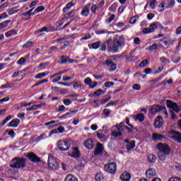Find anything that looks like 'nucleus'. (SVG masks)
<instances>
[{"mask_svg": "<svg viewBox=\"0 0 181 181\" xmlns=\"http://www.w3.org/2000/svg\"><path fill=\"white\" fill-rule=\"evenodd\" d=\"M156 147L158 151V158L160 160H165L170 155V147L168 145L160 143L157 144Z\"/></svg>", "mask_w": 181, "mask_h": 181, "instance_id": "obj_1", "label": "nucleus"}, {"mask_svg": "<svg viewBox=\"0 0 181 181\" xmlns=\"http://www.w3.org/2000/svg\"><path fill=\"white\" fill-rule=\"evenodd\" d=\"M26 158L15 157L11 160L10 168L13 169H23L26 168Z\"/></svg>", "mask_w": 181, "mask_h": 181, "instance_id": "obj_2", "label": "nucleus"}, {"mask_svg": "<svg viewBox=\"0 0 181 181\" xmlns=\"http://www.w3.org/2000/svg\"><path fill=\"white\" fill-rule=\"evenodd\" d=\"M107 50L110 52V53H118V49L119 47V45L117 42H115V40L112 41V39L109 38L107 41Z\"/></svg>", "mask_w": 181, "mask_h": 181, "instance_id": "obj_3", "label": "nucleus"}, {"mask_svg": "<svg viewBox=\"0 0 181 181\" xmlns=\"http://www.w3.org/2000/svg\"><path fill=\"white\" fill-rule=\"evenodd\" d=\"M160 26V23L158 22H156L152 23L148 28H146L143 29L142 33H144V35H147L148 33H153Z\"/></svg>", "mask_w": 181, "mask_h": 181, "instance_id": "obj_4", "label": "nucleus"}, {"mask_svg": "<svg viewBox=\"0 0 181 181\" xmlns=\"http://www.w3.org/2000/svg\"><path fill=\"white\" fill-rule=\"evenodd\" d=\"M169 137L173 139L177 144H181V133L175 130H171L169 133Z\"/></svg>", "mask_w": 181, "mask_h": 181, "instance_id": "obj_5", "label": "nucleus"}, {"mask_svg": "<svg viewBox=\"0 0 181 181\" xmlns=\"http://www.w3.org/2000/svg\"><path fill=\"white\" fill-rule=\"evenodd\" d=\"M160 111H163L165 117H168V112L166 111V107H163L161 105H153L150 109V112L151 114H156V112H160Z\"/></svg>", "mask_w": 181, "mask_h": 181, "instance_id": "obj_6", "label": "nucleus"}, {"mask_svg": "<svg viewBox=\"0 0 181 181\" xmlns=\"http://www.w3.org/2000/svg\"><path fill=\"white\" fill-rule=\"evenodd\" d=\"M48 168L52 170H57V169H59L57 160L52 156L48 158Z\"/></svg>", "mask_w": 181, "mask_h": 181, "instance_id": "obj_7", "label": "nucleus"}, {"mask_svg": "<svg viewBox=\"0 0 181 181\" xmlns=\"http://www.w3.org/2000/svg\"><path fill=\"white\" fill-rule=\"evenodd\" d=\"M117 131L122 134L123 131L125 129L128 134H132V129L129 128L128 126L125 125V122H121L119 124L115 125Z\"/></svg>", "mask_w": 181, "mask_h": 181, "instance_id": "obj_8", "label": "nucleus"}, {"mask_svg": "<svg viewBox=\"0 0 181 181\" xmlns=\"http://www.w3.org/2000/svg\"><path fill=\"white\" fill-rule=\"evenodd\" d=\"M71 146V144L69 143V141L62 140L59 141L58 143V149H59V151H69V149H70Z\"/></svg>", "mask_w": 181, "mask_h": 181, "instance_id": "obj_9", "label": "nucleus"}, {"mask_svg": "<svg viewBox=\"0 0 181 181\" xmlns=\"http://www.w3.org/2000/svg\"><path fill=\"white\" fill-rule=\"evenodd\" d=\"M104 169L105 172H107V173L114 174L117 172V164L115 163L106 164Z\"/></svg>", "mask_w": 181, "mask_h": 181, "instance_id": "obj_10", "label": "nucleus"}, {"mask_svg": "<svg viewBox=\"0 0 181 181\" xmlns=\"http://www.w3.org/2000/svg\"><path fill=\"white\" fill-rule=\"evenodd\" d=\"M69 156L71 158H80V151H78V147H74L71 148V151L68 152Z\"/></svg>", "mask_w": 181, "mask_h": 181, "instance_id": "obj_11", "label": "nucleus"}, {"mask_svg": "<svg viewBox=\"0 0 181 181\" xmlns=\"http://www.w3.org/2000/svg\"><path fill=\"white\" fill-rule=\"evenodd\" d=\"M104 153V146L102 144L98 143L95 148L94 155L98 156V155H103Z\"/></svg>", "mask_w": 181, "mask_h": 181, "instance_id": "obj_12", "label": "nucleus"}, {"mask_svg": "<svg viewBox=\"0 0 181 181\" xmlns=\"http://www.w3.org/2000/svg\"><path fill=\"white\" fill-rule=\"evenodd\" d=\"M27 158H28V159H30V160H31V162H33L34 163H37L40 162V158L37 157V156L33 152L29 153L27 155Z\"/></svg>", "mask_w": 181, "mask_h": 181, "instance_id": "obj_13", "label": "nucleus"}, {"mask_svg": "<svg viewBox=\"0 0 181 181\" xmlns=\"http://www.w3.org/2000/svg\"><path fill=\"white\" fill-rule=\"evenodd\" d=\"M163 125V118L161 116H158L156 117L155 122H154V127L155 128H162Z\"/></svg>", "mask_w": 181, "mask_h": 181, "instance_id": "obj_14", "label": "nucleus"}, {"mask_svg": "<svg viewBox=\"0 0 181 181\" xmlns=\"http://www.w3.org/2000/svg\"><path fill=\"white\" fill-rule=\"evenodd\" d=\"M166 103L167 107L168 108H170L171 110H173V111L177 112V111L179 110V107H177V104H176V103H173L170 100H167Z\"/></svg>", "mask_w": 181, "mask_h": 181, "instance_id": "obj_15", "label": "nucleus"}, {"mask_svg": "<svg viewBox=\"0 0 181 181\" xmlns=\"http://www.w3.org/2000/svg\"><path fill=\"white\" fill-rule=\"evenodd\" d=\"M153 176H156V171L153 168H148L146 171V179H152Z\"/></svg>", "mask_w": 181, "mask_h": 181, "instance_id": "obj_16", "label": "nucleus"}, {"mask_svg": "<svg viewBox=\"0 0 181 181\" xmlns=\"http://www.w3.org/2000/svg\"><path fill=\"white\" fill-rule=\"evenodd\" d=\"M106 66L110 67V71H115L117 70V64L110 59L106 60Z\"/></svg>", "mask_w": 181, "mask_h": 181, "instance_id": "obj_17", "label": "nucleus"}, {"mask_svg": "<svg viewBox=\"0 0 181 181\" xmlns=\"http://www.w3.org/2000/svg\"><path fill=\"white\" fill-rule=\"evenodd\" d=\"M84 146L86 147L87 149H93L94 148V141L91 139H88L84 142Z\"/></svg>", "mask_w": 181, "mask_h": 181, "instance_id": "obj_18", "label": "nucleus"}, {"mask_svg": "<svg viewBox=\"0 0 181 181\" xmlns=\"http://www.w3.org/2000/svg\"><path fill=\"white\" fill-rule=\"evenodd\" d=\"M61 59V64H66L67 62L69 63H74V61L73 59H70V57L67 56L62 55L60 57Z\"/></svg>", "mask_w": 181, "mask_h": 181, "instance_id": "obj_19", "label": "nucleus"}, {"mask_svg": "<svg viewBox=\"0 0 181 181\" xmlns=\"http://www.w3.org/2000/svg\"><path fill=\"white\" fill-rule=\"evenodd\" d=\"M78 110H74V109H70L69 112H66L64 115H62V116L59 117V119H66L69 115H71V114H76L78 112Z\"/></svg>", "mask_w": 181, "mask_h": 181, "instance_id": "obj_20", "label": "nucleus"}, {"mask_svg": "<svg viewBox=\"0 0 181 181\" xmlns=\"http://www.w3.org/2000/svg\"><path fill=\"white\" fill-rule=\"evenodd\" d=\"M119 179L122 181H130L131 174L128 173V172H124L120 175Z\"/></svg>", "mask_w": 181, "mask_h": 181, "instance_id": "obj_21", "label": "nucleus"}, {"mask_svg": "<svg viewBox=\"0 0 181 181\" xmlns=\"http://www.w3.org/2000/svg\"><path fill=\"white\" fill-rule=\"evenodd\" d=\"M134 121H139V122H144L145 121V115L144 113H139L133 117Z\"/></svg>", "mask_w": 181, "mask_h": 181, "instance_id": "obj_22", "label": "nucleus"}, {"mask_svg": "<svg viewBox=\"0 0 181 181\" xmlns=\"http://www.w3.org/2000/svg\"><path fill=\"white\" fill-rule=\"evenodd\" d=\"M21 124V120L19 119H13L11 122H10L8 124V127L16 128L18 125Z\"/></svg>", "mask_w": 181, "mask_h": 181, "instance_id": "obj_23", "label": "nucleus"}, {"mask_svg": "<svg viewBox=\"0 0 181 181\" xmlns=\"http://www.w3.org/2000/svg\"><path fill=\"white\" fill-rule=\"evenodd\" d=\"M162 139H165V136L162 134H159L157 133L153 134V141H162Z\"/></svg>", "mask_w": 181, "mask_h": 181, "instance_id": "obj_24", "label": "nucleus"}, {"mask_svg": "<svg viewBox=\"0 0 181 181\" xmlns=\"http://www.w3.org/2000/svg\"><path fill=\"white\" fill-rule=\"evenodd\" d=\"M147 159L149 163H155V162H156V156L154 154H148Z\"/></svg>", "mask_w": 181, "mask_h": 181, "instance_id": "obj_25", "label": "nucleus"}, {"mask_svg": "<svg viewBox=\"0 0 181 181\" xmlns=\"http://www.w3.org/2000/svg\"><path fill=\"white\" fill-rule=\"evenodd\" d=\"M64 181H78V179L72 174H69L64 179Z\"/></svg>", "mask_w": 181, "mask_h": 181, "instance_id": "obj_26", "label": "nucleus"}, {"mask_svg": "<svg viewBox=\"0 0 181 181\" xmlns=\"http://www.w3.org/2000/svg\"><path fill=\"white\" fill-rule=\"evenodd\" d=\"M90 6V4H89ZM81 14L83 16H88L90 14V6H86L83 8V11H81Z\"/></svg>", "mask_w": 181, "mask_h": 181, "instance_id": "obj_27", "label": "nucleus"}, {"mask_svg": "<svg viewBox=\"0 0 181 181\" xmlns=\"http://www.w3.org/2000/svg\"><path fill=\"white\" fill-rule=\"evenodd\" d=\"M176 1L175 0H168V5L165 6V9H170L175 6Z\"/></svg>", "mask_w": 181, "mask_h": 181, "instance_id": "obj_28", "label": "nucleus"}, {"mask_svg": "<svg viewBox=\"0 0 181 181\" xmlns=\"http://www.w3.org/2000/svg\"><path fill=\"white\" fill-rule=\"evenodd\" d=\"M115 43H117V45H119V46H122V45H124V36L121 35L120 37H119V39H115Z\"/></svg>", "mask_w": 181, "mask_h": 181, "instance_id": "obj_29", "label": "nucleus"}, {"mask_svg": "<svg viewBox=\"0 0 181 181\" xmlns=\"http://www.w3.org/2000/svg\"><path fill=\"white\" fill-rule=\"evenodd\" d=\"M16 33H17L16 30H11L7 31L5 33V36H6V37H11V36H13V35H16Z\"/></svg>", "mask_w": 181, "mask_h": 181, "instance_id": "obj_30", "label": "nucleus"}, {"mask_svg": "<svg viewBox=\"0 0 181 181\" xmlns=\"http://www.w3.org/2000/svg\"><path fill=\"white\" fill-rule=\"evenodd\" d=\"M11 22V21L7 20L4 22H2L0 23V30L2 29H5V28H8V25H9V23Z\"/></svg>", "mask_w": 181, "mask_h": 181, "instance_id": "obj_31", "label": "nucleus"}, {"mask_svg": "<svg viewBox=\"0 0 181 181\" xmlns=\"http://www.w3.org/2000/svg\"><path fill=\"white\" fill-rule=\"evenodd\" d=\"M127 151H131V149H134L135 148V141H132L129 143L126 146Z\"/></svg>", "mask_w": 181, "mask_h": 181, "instance_id": "obj_32", "label": "nucleus"}, {"mask_svg": "<svg viewBox=\"0 0 181 181\" xmlns=\"http://www.w3.org/2000/svg\"><path fill=\"white\" fill-rule=\"evenodd\" d=\"M117 8H118V4L117 3H113L109 7V11H110V12H115L117 11Z\"/></svg>", "mask_w": 181, "mask_h": 181, "instance_id": "obj_33", "label": "nucleus"}, {"mask_svg": "<svg viewBox=\"0 0 181 181\" xmlns=\"http://www.w3.org/2000/svg\"><path fill=\"white\" fill-rule=\"evenodd\" d=\"M95 179L96 181H101L103 179H104V176L103 175V173H99L95 175Z\"/></svg>", "mask_w": 181, "mask_h": 181, "instance_id": "obj_34", "label": "nucleus"}, {"mask_svg": "<svg viewBox=\"0 0 181 181\" xmlns=\"http://www.w3.org/2000/svg\"><path fill=\"white\" fill-rule=\"evenodd\" d=\"M73 87L74 90H77V88H80L81 87V82L74 81Z\"/></svg>", "mask_w": 181, "mask_h": 181, "instance_id": "obj_35", "label": "nucleus"}, {"mask_svg": "<svg viewBox=\"0 0 181 181\" xmlns=\"http://www.w3.org/2000/svg\"><path fill=\"white\" fill-rule=\"evenodd\" d=\"M160 42H163V45H165V46H168V45H169L170 40H169V38L168 37H163L161 40H160Z\"/></svg>", "mask_w": 181, "mask_h": 181, "instance_id": "obj_36", "label": "nucleus"}, {"mask_svg": "<svg viewBox=\"0 0 181 181\" xmlns=\"http://www.w3.org/2000/svg\"><path fill=\"white\" fill-rule=\"evenodd\" d=\"M112 136H115V138H118V136H122V133L119 131H112Z\"/></svg>", "mask_w": 181, "mask_h": 181, "instance_id": "obj_37", "label": "nucleus"}, {"mask_svg": "<svg viewBox=\"0 0 181 181\" xmlns=\"http://www.w3.org/2000/svg\"><path fill=\"white\" fill-rule=\"evenodd\" d=\"M84 83L85 84H87V86H91V84H93V80H91V78L88 77L85 78Z\"/></svg>", "mask_w": 181, "mask_h": 181, "instance_id": "obj_38", "label": "nucleus"}, {"mask_svg": "<svg viewBox=\"0 0 181 181\" xmlns=\"http://www.w3.org/2000/svg\"><path fill=\"white\" fill-rule=\"evenodd\" d=\"M108 47V45L107 44V42H103L102 45H101V47H100V51L101 52H105V50H107V48Z\"/></svg>", "mask_w": 181, "mask_h": 181, "instance_id": "obj_39", "label": "nucleus"}, {"mask_svg": "<svg viewBox=\"0 0 181 181\" xmlns=\"http://www.w3.org/2000/svg\"><path fill=\"white\" fill-rule=\"evenodd\" d=\"M100 45H101V41L93 42L92 43V48L98 49V47H100Z\"/></svg>", "mask_w": 181, "mask_h": 181, "instance_id": "obj_40", "label": "nucleus"}, {"mask_svg": "<svg viewBox=\"0 0 181 181\" xmlns=\"http://www.w3.org/2000/svg\"><path fill=\"white\" fill-rule=\"evenodd\" d=\"M104 94V90L102 89L97 90L96 91L94 92V95H96L97 97L100 95H103Z\"/></svg>", "mask_w": 181, "mask_h": 181, "instance_id": "obj_41", "label": "nucleus"}, {"mask_svg": "<svg viewBox=\"0 0 181 181\" xmlns=\"http://www.w3.org/2000/svg\"><path fill=\"white\" fill-rule=\"evenodd\" d=\"M63 45L60 47V50H64V49H66V47H67V46H69V45H70V42L69 41H64L63 42Z\"/></svg>", "mask_w": 181, "mask_h": 181, "instance_id": "obj_42", "label": "nucleus"}, {"mask_svg": "<svg viewBox=\"0 0 181 181\" xmlns=\"http://www.w3.org/2000/svg\"><path fill=\"white\" fill-rule=\"evenodd\" d=\"M43 11H45V7H43V6H40L34 11V12L39 13V12H43Z\"/></svg>", "mask_w": 181, "mask_h": 181, "instance_id": "obj_43", "label": "nucleus"}, {"mask_svg": "<svg viewBox=\"0 0 181 181\" xmlns=\"http://www.w3.org/2000/svg\"><path fill=\"white\" fill-rule=\"evenodd\" d=\"M100 132L101 131L100 130L97 132V137L99 138V139H103V138H105V134H103V132Z\"/></svg>", "mask_w": 181, "mask_h": 181, "instance_id": "obj_44", "label": "nucleus"}, {"mask_svg": "<svg viewBox=\"0 0 181 181\" xmlns=\"http://www.w3.org/2000/svg\"><path fill=\"white\" fill-rule=\"evenodd\" d=\"M47 74L46 73L43 72L41 74H37V76H35V78H43V77H46Z\"/></svg>", "mask_w": 181, "mask_h": 181, "instance_id": "obj_45", "label": "nucleus"}, {"mask_svg": "<svg viewBox=\"0 0 181 181\" xmlns=\"http://www.w3.org/2000/svg\"><path fill=\"white\" fill-rule=\"evenodd\" d=\"M23 16H33L36 15V12L33 11V13H30L29 11L24 12L23 13Z\"/></svg>", "mask_w": 181, "mask_h": 181, "instance_id": "obj_46", "label": "nucleus"}, {"mask_svg": "<svg viewBox=\"0 0 181 181\" xmlns=\"http://www.w3.org/2000/svg\"><path fill=\"white\" fill-rule=\"evenodd\" d=\"M13 84L12 83H6L5 85H2L1 88H12Z\"/></svg>", "mask_w": 181, "mask_h": 181, "instance_id": "obj_47", "label": "nucleus"}, {"mask_svg": "<svg viewBox=\"0 0 181 181\" xmlns=\"http://www.w3.org/2000/svg\"><path fill=\"white\" fill-rule=\"evenodd\" d=\"M158 49V45L153 44L151 46L149 47L148 49L150 52H153V50H156Z\"/></svg>", "mask_w": 181, "mask_h": 181, "instance_id": "obj_48", "label": "nucleus"}, {"mask_svg": "<svg viewBox=\"0 0 181 181\" xmlns=\"http://www.w3.org/2000/svg\"><path fill=\"white\" fill-rule=\"evenodd\" d=\"M24 63H26V59H25V57H22L21 58L18 62H17V64H24Z\"/></svg>", "mask_w": 181, "mask_h": 181, "instance_id": "obj_49", "label": "nucleus"}, {"mask_svg": "<svg viewBox=\"0 0 181 181\" xmlns=\"http://www.w3.org/2000/svg\"><path fill=\"white\" fill-rule=\"evenodd\" d=\"M112 86H114V82L107 81L105 83V87H107V88H110V87H112Z\"/></svg>", "mask_w": 181, "mask_h": 181, "instance_id": "obj_50", "label": "nucleus"}, {"mask_svg": "<svg viewBox=\"0 0 181 181\" xmlns=\"http://www.w3.org/2000/svg\"><path fill=\"white\" fill-rule=\"evenodd\" d=\"M33 45V42H28L26 44L23 45V49H28V47H30Z\"/></svg>", "mask_w": 181, "mask_h": 181, "instance_id": "obj_51", "label": "nucleus"}, {"mask_svg": "<svg viewBox=\"0 0 181 181\" xmlns=\"http://www.w3.org/2000/svg\"><path fill=\"white\" fill-rule=\"evenodd\" d=\"M146 64H148V59H144L139 64V66L140 67H145Z\"/></svg>", "mask_w": 181, "mask_h": 181, "instance_id": "obj_52", "label": "nucleus"}, {"mask_svg": "<svg viewBox=\"0 0 181 181\" xmlns=\"http://www.w3.org/2000/svg\"><path fill=\"white\" fill-rule=\"evenodd\" d=\"M23 71H19L17 72H14L12 75V78H16V77H18V76H19L20 74H22Z\"/></svg>", "mask_w": 181, "mask_h": 181, "instance_id": "obj_53", "label": "nucleus"}, {"mask_svg": "<svg viewBox=\"0 0 181 181\" xmlns=\"http://www.w3.org/2000/svg\"><path fill=\"white\" fill-rule=\"evenodd\" d=\"M114 19H115V15L112 14L110 16V17L106 21L107 22V23H111V22H112V21H114Z\"/></svg>", "mask_w": 181, "mask_h": 181, "instance_id": "obj_54", "label": "nucleus"}, {"mask_svg": "<svg viewBox=\"0 0 181 181\" xmlns=\"http://www.w3.org/2000/svg\"><path fill=\"white\" fill-rule=\"evenodd\" d=\"M160 61L161 63H170V61L168 60L165 57H162L160 58Z\"/></svg>", "mask_w": 181, "mask_h": 181, "instance_id": "obj_55", "label": "nucleus"}, {"mask_svg": "<svg viewBox=\"0 0 181 181\" xmlns=\"http://www.w3.org/2000/svg\"><path fill=\"white\" fill-rule=\"evenodd\" d=\"M103 114L104 115H105V117H108V115H110L111 114V110H108V109H105L103 110Z\"/></svg>", "mask_w": 181, "mask_h": 181, "instance_id": "obj_56", "label": "nucleus"}, {"mask_svg": "<svg viewBox=\"0 0 181 181\" xmlns=\"http://www.w3.org/2000/svg\"><path fill=\"white\" fill-rule=\"evenodd\" d=\"M39 4V1H33L30 5L29 8H33V6H36Z\"/></svg>", "mask_w": 181, "mask_h": 181, "instance_id": "obj_57", "label": "nucleus"}, {"mask_svg": "<svg viewBox=\"0 0 181 181\" xmlns=\"http://www.w3.org/2000/svg\"><path fill=\"white\" fill-rule=\"evenodd\" d=\"M155 4H156V0H152L150 3V7L151 9H155Z\"/></svg>", "mask_w": 181, "mask_h": 181, "instance_id": "obj_58", "label": "nucleus"}, {"mask_svg": "<svg viewBox=\"0 0 181 181\" xmlns=\"http://www.w3.org/2000/svg\"><path fill=\"white\" fill-rule=\"evenodd\" d=\"M7 101H9V97H5L0 100V104H2L3 103H7Z\"/></svg>", "mask_w": 181, "mask_h": 181, "instance_id": "obj_59", "label": "nucleus"}, {"mask_svg": "<svg viewBox=\"0 0 181 181\" xmlns=\"http://www.w3.org/2000/svg\"><path fill=\"white\" fill-rule=\"evenodd\" d=\"M168 181H181V179L177 177H172L168 180Z\"/></svg>", "mask_w": 181, "mask_h": 181, "instance_id": "obj_60", "label": "nucleus"}, {"mask_svg": "<svg viewBox=\"0 0 181 181\" xmlns=\"http://www.w3.org/2000/svg\"><path fill=\"white\" fill-rule=\"evenodd\" d=\"M133 90H141V85L139 84L133 85Z\"/></svg>", "mask_w": 181, "mask_h": 181, "instance_id": "obj_61", "label": "nucleus"}, {"mask_svg": "<svg viewBox=\"0 0 181 181\" xmlns=\"http://www.w3.org/2000/svg\"><path fill=\"white\" fill-rule=\"evenodd\" d=\"M64 105H70V104H71V100H70L69 99H64Z\"/></svg>", "mask_w": 181, "mask_h": 181, "instance_id": "obj_62", "label": "nucleus"}, {"mask_svg": "<svg viewBox=\"0 0 181 181\" xmlns=\"http://www.w3.org/2000/svg\"><path fill=\"white\" fill-rule=\"evenodd\" d=\"M144 73L146 74H151L152 73V69L151 68H146L144 71Z\"/></svg>", "mask_w": 181, "mask_h": 181, "instance_id": "obj_63", "label": "nucleus"}, {"mask_svg": "<svg viewBox=\"0 0 181 181\" xmlns=\"http://www.w3.org/2000/svg\"><path fill=\"white\" fill-rule=\"evenodd\" d=\"M90 11L93 13H95V11H97V6L93 5L90 8Z\"/></svg>", "mask_w": 181, "mask_h": 181, "instance_id": "obj_64", "label": "nucleus"}]
</instances>
